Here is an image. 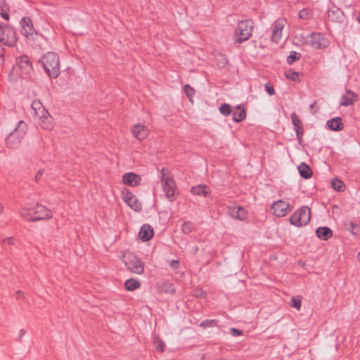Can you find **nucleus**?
<instances>
[{"label":"nucleus","instance_id":"nucleus-53","mask_svg":"<svg viewBox=\"0 0 360 360\" xmlns=\"http://www.w3.org/2000/svg\"><path fill=\"white\" fill-rule=\"evenodd\" d=\"M13 238H8L7 240H6L8 243L9 244H11L13 243Z\"/></svg>","mask_w":360,"mask_h":360},{"label":"nucleus","instance_id":"nucleus-52","mask_svg":"<svg viewBox=\"0 0 360 360\" xmlns=\"http://www.w3.org/2000/svg\"><path fill=\"white\" fill-rule=\"evenodd\" d=\"M356 226H357L352 222L350 224V228H351L352 232H353V230L354 229V228Z\"/></svg>","mask_w":360,"mask_h":360},{"label":"nucleus","instance_id":"nucleus-54","mask_svg":"<svg viewBox=\"0 0 360 360\" xmlns=\"http://www.w3.org/2000/svg\"><path fill=\"white\" fill-rule=\"evenodd\" d=\"M296 133H297L298 138H300V135H302L303 134V132H302V130L296 131Z\"/></svg>","mask_w":360,"mask_h":360},{"label":"nucleus","instance_id":"nucleus-49","mask_svg":"<svg viewBox=\"0 0 360 360\" xmlns=\"http://www.w3.org/2000/svg\"><path fill=\"white\" fill-rule=\"evenodd\" d=\"M22 297H23V293H22V292H21V291H18V292H17V298H18V299H21Z\"/></svg>","mask_w":360,"mask_h":360},{"label":"nucleus","instance_id":"nucleus-26","mask_svg":"<svg viewBox=\"0 0 360 360\" xmlns=\"http://www.w3.org/2000/svg\"><path fill=\"white\" fill-rule=\"evenodd\" d=\"M32 108L35 112V115H42L47 110L43 106L42 103L39 101H34L32 103Z\"/></svg>","mask_w":360,"mask_h":360},{"label":"nucleus","instance_id":"nucleus-13","mask_svg":"<svg viewBox=\"0 0 360 360\" xmlns=\"http://www.w3.org/2000/svg\"><path fill=\"white\" fill-rule=\"evenodd\" d=\"M285 25L286 20L283 18H279L274 22L271 39L275 43H278L280 41L282 37V32Z\"/></svg>","mask_w":360,"mask_h":360},{"label":"nucleus","instance_id":"nucleus-36","mask_svg":"<svg viewBox=\"0 0 360 360\" xmlns=\"http://www.w3.org/2000/svg\"><path fill=\"white\" fill-rule=\"evenodd\" d=\"M141 177L139 176V175L134 173V172H128V173H126L123 175L122 176V180L124 181H126V180H136V179H140Z\"/></svg>","mask_w":360,"mask_h":360},{"label":"nucleus","instance_id":"nucleus-9","mask_svg":"<svg viewBox=\"0 0 360 360\" xmlns=\"http://www.w3.org/2000/svg\"><path fill=\"white\" fill-rule=\"evenodd\" d=\"M292 209V207L288 202L281 200L274 202L271 207L272 214L278 217L285 216Z\"/></svg>","mask_w":360,"mask_h":360},{"label":"nucleus","instance_id":"nucleus-17","mask_svg":"<svg viewBox=\"0 0 360 360\" xmlns=\"http://www.w3.org/2000/svg\"><path fill=\"white\" fill-rule=\"evenodd\" d=\"M229 213L232 218L236 219L245 220L248 217L247 211L242 207H230Z\"/></svg>","mask_w":360,"mask_h":360},{"label":"nucleus","instance_id":"nucleus-29","mask_svg":"<svg viewBox=\"0 0 360 360\" xmlns=\"http://www.w3.org/2000/svg\"><path fill=\"white\" fill-rule=\"evenodd\" d=\"M291 119L292 124L295 127V131L302 130V132L304 131V129L302 126V122L298 117V116L295 113L291 114Z\"/></svg>","mask_w":360,"mask_h":360},{"label":"nucleus","instance_id":"nucleus-46","mask_svg":"<svg viewBox=\"0 0 360 360\" xmlns=\"http://www.w3.org/2000/svg\"><path fill=\"white\" fill-rule=\"evenodd\" d=\"M125 184H127L128 186H136L138 185V182L139 181H123Z\"/></svg>","mask_w":360,"mask_h":360},{"label":"nucleus","instance_id":"nucleus-43","mask_svg":"<svg viewBox=\"0 0 360 360\" xmlns=\"http://www.w3.org/2000/svg\"><path fill=\"white\" fill-rule=\"evenodd\" d=\"M231 333L233 336H238L241 335L243 334V331L239 329L232 328H231Z\"/></svg>","mask_w":360,"mask_h":360},{"label":"nucleus","instance_id":"nucleus-18","mask_svg":"<svg viewBox=\"0 0 360 360\" xmlns=\"http://www.w3.org/2000/svg\"><path fill=\"white\" fill-rule=\"evenodd\" d=\"M162 183L167 198L172 200L176 191L175 181H162Z\"/></svg>","mask_w":360,"mask_h":360},{"label":"nucleus","instance_id":"nucleus-34","mask_svg":"<svg viewBox=\"0 0 360 360\" xmlns=\"http://www.w3.org/2000/svg\"><path fill=\"white\" fill-rule=\"evenodd\" d=\"M184 91L185 94H186V96L188 97L189 101L193 102L192 98L195 94L194 89L193 87H191L190 85L186 84L184 87Z\"/></svg>","mask_w":360,"mask_h":360},{"label":"nucleus","instance_id":"nucleus-14","mask_svg":"<svg viewBox=\"0 0 360 360\" xmlns=\"http://www.w3.org/2000/svg\"><path fill=\"white\" fill-rule=\"evenodd\" d=\"M39 119V125L45 130H52L55 127L53 117L48 111L44 112L42 115L37 116Z\"/></svg>","mask_w":360,"mask_h":360},{"label":"nucleus","instance_id":"nucleus-47","mask_svg":"<svg viewBox=\"0 0 360 360\" xmlns=\"http://www.w3.org/2000/svg\"><path fill=\"white\" fill-rule=\"evenodd\" d=\"M0 11H1V14L2 17H3L5 20H8L9 19V15H8V13H7L6 12H4V8H3L2 10H1V9H0Z\"/></svg>","mask_w":360,"mask_h":360},{"label":"nucleus","instance_id":"nucleus-44","mask_svg":"<svg viewBox=\"0 0 360 360\" xmlns=\"http://www.w3.org/2000/svg\"><path fill=\"white\" fill-rule=\"evenodd\" d=\"M44 170L41 169L37 172L35 177H36V179H41V178L44 177Z\"/></svg>","mask_w":360,"mask_h":360},{"label":"nucleus","instance_id":"nucleus-37","mask_svg":"<svg viewBox=\"0 0 360 360\" xmlns=\"http://www.w3.org/2000/svg\"><path fill=\"white\" fill-rule=\"evenodd\" d=\"M173 176L167 168H162L161 171V180H171Z\"/></svg>","mask_w":360,"mask_h":360},{"label":"nucleus","instance_id":"nucleus-24","mask_svg":"<svg viewBox=\"0 0 360 360\" xmlns=\"http://www.w3.org/2000/svg\"><path fill=\"white\" fill-rule=\"evenodd\" d=\"M141 287L140 282L134 278H129L124 283V288L128 291H133Z\"/></svg>","mask_w":360,"mask_h":360},{"label":"nucleus","instance_id":"nucleus-1","mask_svg":"<svg viewBox=\"0 0 360 360\" xmlns=\"http://www.w3.org/2000/svg\"><path fill=\"white\" fill-rule=\"evenodd\" d=\"M32 66L27 56L20 57L16 65H15L10 74L9 79L11 82H18L19 80H28L31 78Z\"/></svg>","mask_w":360,"mask_h":360},{"label":"nucleus","instance_id":"nucleus-31","mask_svg":"<svg viewBox=\"0 0 360 360\" xmlns=\"http://www.w3.org/2000/svg\"><path fill=\"white\" fill-rule=\"evenodd\" d=\"M330 185L337 191H343L346 188L344 181H330Z\"/></svg>","mask_w":360,"mask_h":360},{"label":"nucleus","instance_id":"nucleus-35","mask_svg":"<svg viewBox=\"0 0 360 360\" xmlns=\"http://www.w3.org/2000/svg\"><path fill=\"white\" fill-rule=\"evenodd\" d=\"M194 228V225L192 222L191 221H186V222H184L182 225V227H181V229H182V231L185 233H189L190 232L192 231V230Z\"/></svg>","mask_w":360,"mask_h":360},{"label":"nucleus","instance_id":"nucleus-38","mask_svg":"<svg viewBox=\"0 0 360 360\" xmlns=\"http://www.w3.org/2000/svg\"><path fill=\"white\" fill-rule=\"evenodd\" d=\"M302 300L300 297H292L291 299V306L297 310H300L301 308Z\"/></svg>","mask_w":360,"mask_h":360},{"label":"nucleus","instance_id":"nucleus-19","mask_svg":"<svg viewBox=\"0 0 360 360\" xmlns=\"http://www.w3.org/2000/svg\"><path fill=\"white\" fill-rule=\"evenodd\" d=\"M153 229L148 224H144L141 228L139 236L141 240L148 241L153 236Z\"/></svg>","mask_w":360,"mask_h":360},{"label":"nucleus","instance_id":"nucleus-15","mask_svg":"<svg viewBox=\"0 0 360 360\" xmlns=\"http://www.w3.org/2000/svg\"><path fill=\"white\" fill-rule=\"evenodd\" d=\"M22 27V33L26 37H32L35 33V30L33 27L32 20L28 18H24L20 22Z\"/></svg>","mask_w":360,"mask_h":360},{"label":"nucleus","instance_id":"nucleus-23","mask_svg":"<svg viewBox=\"0 0 360 360\" xmlns=\"http://www.w3.org/2000/svg\"><path fill=\"white\" fill-rule=\"evenodd\" d=\"M298 171H299V173L300 174L301 176L304 179H309L312 175L311 169L309 167V166H308L307 165H306L304 163H302L298 167Z\"/></svg>","mask_w":360,"mask_h":360},{"label":"nucleus","instance_id":"nucleus-8","mask_svg":"<svg viewBox=\"0 0 360 360\" xmlns=\"http://www.w3.org/2000/svg\"><path fill=\"white\" fill-rule=\"evenodd\" d=\"M0 41L7 46H13L16 41L14 30L11 27L0 25Z\"/></svg>","mask_w":360,"mask_h":360},{"label":"nucleus","instance_id":"nucleus-41","mask_svg":"<svg viewBox=\"0 0 360 360\" xmlns=\"http://www.w3.org/2000/svg\"><path fill=\"white\" fill-rule=\"evenodd\" d=\"M169 265L172 269L176 270L179 267V261L177 259L172 260Z\"/></svg>","mask_w":360,"mask_h":360},{"label":"nucleus","instance_id":"nucleus-20","mask_svg":"<svg viewBox=\"0 0 360 360\" xmlns=\"http://www.w3.org/2000/svg\"><path fill=\"white\" fill-rule=\"evenodd\" d=\"M316 236L323 240H326L333 236L332 230L327 227H319L316 231Z\"/></svg>","mask_w":360,"mask_h":360},{"label":"nucleus","instance_id":"nucleus-33","mask_svg":"<svg viewBox=\"0 0 360 360\" xmlns=\"http://www.w3.org/2000/svg\"><path fill=\"white\" fill-rule=\"evenodd\" d=\"M219 112L225 115V116H228L231 113V106L229 105V104H227V103H224L222 104L219 108Z\"/></svg>","mask_w":360,"mask_h":360},{"label":"nucleus","instance_id":"nucleus-42","mask_svg":"<svg viewBox=\"0 0 360 360\" xmlns=\"http://www.w3.org/2000/svg\"><path fill=\"white\" fill-rule=\"evenodd\" d=\"M265 89H266V92L271 96H272L275 94L274 88L272 86L266 84Z\"/></svg>","mask_w":360,"mask_h":360},{"label":"nucleus","instance_id":"nucleus-55","mask_svg":"<svg viewBox=\"0 0 360 360\" xmlns=\"http://www.w3.org/2000/svg\"><path fill=\"white\" fill-rule=\"evenodd\" d=\"M3 210V206L1 205V204H0V213L2 212Z\"/></svg>","mask_w":360,"mask_h":360},{"label":"nucleus","instance_id":"nucleus-51","mask_svg":"<svg viewBox=\"0 0 360 360\" xmlns=\"http://www.w3.org/2000/svg\"><path fill=\"white\" fill-rule=\"evenodd\" d=\"M307 12L305 11H302L300 12V18H304V14H305Z\"/></svg>","mask_w":360,"mask_h":360},{"label":"nucleus","instance_id":"nucleus-4","mask_svg":"<svg viewBox=\"0 0 360 360\" xmlns=\"http://www.w3.org/2000/svg\"><path fill=\"white\" fill-rule=\"evenodd\" d=\"M26 129V124L23 122H20L15 129L6 138V146L10 148H18L25 136Z\"/></svg>","mask_w":360,"mask_h":360},{"label":"nucleus","instance_id":"nucleus-40","mask_svg":"<svg viewBox=\"0 0 360 360\" xmlns=\"http://www.w3.org/2000/svg\"><path fill=\"white\" fill-rule=\"evenodd\" d=\"M300 57V54L296 52H292L290 53V56L288 57V63L289 64H292L297 60H298Z\"/></svg>","mask_w":360,"mask_h":360},{"label":"nucleus","instance_id":"nucleus-10","mask_svg":"<svg viewBox=\"0 0 360 360\" xmlns=\"http://www.w3.org/2000/svg\"><path fill=\"white\" fill-rule=\"evenodd\" d=\"M122 198L123 200L134 211L140 212L141 210V203L128 189L125 188L122 190Z\"/></svg>","mask_w":360,"mask_h":360},{"label":"nucleus","instance_id":"nucleus-28","mask_svg":"<svg viewBox=\"0 0 360 360\" xmlns=\"http://www.w3.org/2000/svg\"><path fill=\"white\" fill-rule=\"evenodd\" d=\"M285 76L288 79L297 82L300 81V74L297 72H295L290 69L285 71Z\"/></svg>","mask_w":360,"mask_h":360},{"label":"nucleus","instance_id":"nucleus-22","mask_svg":"<svg viewBox=\"0 0 360 360\" xmlns=\"http://www.w3.org/2000/svg\"><path fill=\"white\" fill-rule=\"evenodd\" d=\"M327 125L333 131H340L343 129L344 126L340 117H335L328 120Z\"/></svg>","mask_w":360,"mask_h":360},{"label":"nucleus","instance_id":"nucleus-58","mask_svg":"<svg viewBox=\"0 0 360 360\" xmlns=\"http://www.w3.org/2000/svg\"><path fill=\"white\" fill-rule=\"evenodd\" d=\"M358 20H359V22H360V15L359 16Z\"/></svg>","mask_w":360,"mask_h":360},{"label":"nucleus","instance_id":"nucleus-27","mask_svg":"<svg viewBox=\"0 0 360 360\" xmlns=\"http://www.w3.org/2000/svg\"><path fill=\"white\" fill-rule=\"evenodd\" d=\"M20 215L27 221H33L34 211L33 209L22 208L20 210Z\"/></svg>","mask_w":360,"mask_h":360},{"label":"nucleus","instance_id":"nucleus-50","mask_svg":"<svg viewBox=\"0 0 360 360\" xmlns=\"http://www.w3.org/2000/svg\"><path fill=\"white\" fill-rule=\"evenodd\" d=\"M5 4V0H0V9H3V6Z\"/></svg>","mask_w":360,"mask_h":360},{"label":"nucleus","instance_id":"nucleus-57","mask_svg":"<svg viewBox=\"0 0 360 360\" xmlns=\"http://www.w3.org/2000/svg\"><path fill=\"white\" fill-rule=\"evenodd\" d=\"M314 104H315V103H314V104L311 105L310 108H314Z\"/></svg>","mask_w":360,"mask_h":360},{"label":"nucleus","instance_id":"nucleus-39","mask_svg":"<svg viewBox=\"0 0 360 360\" xmlns=\"http://www.w3.org/2000/svg\"><path fill=\"white\" fill-rule=\"evenodd\" d=\"M217 65L220 68H224L228 63L227 58L224 55H219L217 57Z\"/></svg>","mask_w":360,"mask_h":360},{"label":"nucleus","instance_id":"nucleus-56","mask_svg":"<svg viewBox=\"0 0 360 360\" xmlns=\"http://www.w3.org/2000/svg\"><path fill=\"white\" fill-rule=\"evenodd\" d=\"M3 61V57L1 55H0V63Z\"/></svg>","mask_w":360,"mask_h":360},{"label":"nucleus","instance_id":"nucleus-48","mask_svg":"<svg viewBox=\"0 0 360 360\" xmlns=\"http://www.w3.org/2000/svg\"><path fill=\"white\" fill-rule=\"evenodd\" d=\"M25 334V331L23 329H21L19 332V338H22Z\"/></svg>","mask_w":360,"mask_h":360},{"label":"nucleus","instance_id":"nucleus-12","mask_svg":"<svg viewBox=\"0 0 360 360\" xmlns=\"http://www.w3.org/2000/svg\"><path fill=\"white\" fill-rule=\"evenodd\" d=\"M33 221L46 220L52 217L51 212L41 205H37L33 208Z\"/></svg>","mask_w":360,"mask_h":360},{"label":"nucleus","instance_id":"nucleus-16","mask_svg":"<svg viewBox=\"0 0 360 360\" xmlns=\"http://www.w3.org/2000/svg\"><path fill=\"white\" fill-rule=\"evenodd\" d=\"M357 99V94L350 90L346 91L340 98V104L342 106H348L354 103Z\"/></svg>","mask_w":360,"mask_h":360},{"label":"nucleus","instance_id":"nucleus-2","mask_svg":"<svg viewBox=\"0 0 360 360\" xmlns=\"http://www.w3.org/2000/svg\"><path fill=\"white\" fill-rule=\"evenodd\" d=\"M49 77L56 78L60 72V62L59 56L54 52H48L39 60Z\"/></svg>","mask_w":360,"mask_h":360},{"label":"nucleus","instance_id":"nucleus-25","mask_svg":"<svg viewBox=\"0 0 360 360\" xmlns=\"http://www.w3.org/2000/svg\"><path fill=\"white\" fill-rule=\"evenodd\" d=\"M191 192L195 195L206 196L210 193V189L205 185H199L193 186L191 188Z\"/></svg>","mask_w":360,"mask_h":360},{"label":"nucleus","instance_id":"nucleus-32","mask_svg":"<svg viewBox=\"0 0 360 360\" xmlns=\"http://www.w3.org/2000/svg\"><path fill=\"white\" fill-rule=\"evenodd\" d=\"M217 323L218 321L216 319H207L201 322L200 326L203 328H206L217 326Z\"/></svg>","mask_w":360,"mask_h":360},{"label":"nucleus","instance_id":"nucleus-7","mask_svg":"<svg viewBox=\"0 0 360 360\" xmlns=\"http://www.w3.org/2000/svg\"><path fill=\"white\" fill-rule=\"evenodd\" d=\"M311 219V212L308 207L304 206L297 210L290 218L292 225L302 226L307 225Z\"/></svg>","mask_w":360,"mask_h":360},{"label":"nucleus","instance_id":"nucleus-5","mask_svg":"<svg viewBox=\"0 0 360 360\" xmlns=\"http://www.w3.org/2000/svg\"><path fill=\"white\" fill-rule=\"evenodd\" d=\"M253 22L250 20H241L238 23L234 32V40L237 43L247 41L252 35Z\"/></svg>","mask_w":360,"mask_h":360},{"label":"nucleus","instance_id":"nucleus-21","mask_svg":"<svg viewBox=\"0 0 360 360\" xmlns=\"http://www.w3.org/2000/svg\"><path fill=\"white\" fill-rule=\"evenodd\" d=\"M246 117V111L241 105H238L233 112V120L236 122H240Z\"/></svg>","mask_w":360,"mask_h":360},{"label":"nucleus","instance_id":"nucleus-45","mask_svg":"<svg viewBox=\"0 0 360 360\" xmlns=\"http://www.w3.org/2000/svg\"><path fill=\"white\" fill-rule=\"evenodd\" d=\"M335 13L340 14L341 15H342V14H343L339 10H338V11H330L329 13H328V17L332 18H333V15H334Z\"/></svg>","mask_w":360,"mask_h":360},{"label":"nucleus","instance_id":"nucleus-3","mask_svg":"<svg viewBox=\"0 0 360 360\" xmlns=\"http://www.w3.org/2000/svg\"><path fill=\"white\" fill-rule=\"evenodd\" d=\"M121 259L127 269L131 273L142 274L144 271V264L133 253L124 251L122 253Z\"/></svg>","mask_w":360,"mask_h":360},{"label":"nucleus","instance_id":"nucleus-6","mask_svg":"<svg viewBox=\"0 0 360 360\" xmlns=\"http://www.w3.org/2000/svg\"><path fill=\"white\" fill-rule=\"evenodd\" d=\"M295 39L297 42L309 45L313 49H322L328 46V40L319 33H313L307 36L304 39L303 41L300 40L297 36L295 37Z\"/></svg>","mask_w":360,"mask_h":360},{"label":"nucleus","instance_id":"nucleus-30","mask_svg":"<svg viewBox=\"0 0 360 360\" xmlns=\"http://www.w3.org/2000/svg\"><path fill=\"white\" fill-rule=\"evenodd\" d=\"M153 343L158 352H164L165 344L159 337H155Z\"/></svg>","mask_w":360,"mask_h":360},{"label":"nucleus","instance_id":"nucleus-11","mask_svg":"<svg viewBox=\"0 0 360 360\" xmlns=\"http://www.w3.org/2000/svg\"><path fill=\"white\" fill-rule=\"evenodd\" d=\"M131 132L134 138L142 141L146 139L150 134V130L143 124H136L131 127Z\"/></svg>","mask_w":360,"mask_h":360}]
</instances>
